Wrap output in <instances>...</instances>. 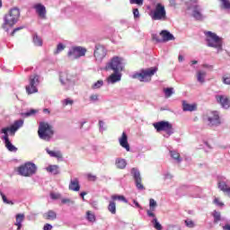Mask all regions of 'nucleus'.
Masks as SVG:
<instances>
[{
	"label": "nucleus",
	"instance_id": "1",
	"mask_svg": "<svg viewBox=\"0 0 230 230\" xmlns=\"http://www.w3.org/2000/svg\"><path fill=\"white\" fill-rule=\"evenodd\" d=\"M21 17V10L17 7L10 9L9 13L4 17V24L2 26L5 33H10L12 28L19 22Z\"/></svg>",
	"mask_w": 230,
	"mask_h": 230
},
{
	"label": "nucleus",
	"instance_id": "2",
	"mask_svg": "<svg viewBox=\"0 0 230 230\" xmlns=\"http://www.w3.org/2000/svg\"><path fill=\"white\" fill-rule=\"evenodd\" d=\"M206 42L208 48H215L217 53L224 51V39L212 31H206Z\"/></svg>",
	"mask_w": 230,
	"mask_h": 230
},
{
	"label": "nucleus",
	"instance_id": "3",
	"mask_svg": "<svg viewBox=\"0 0 230 230\" xmlns=\"http://www.w3.org/2000/svg\"><path fill=\"white\" fill-rule=\"evenodd\" d=\"M38 135L40 139L43 141H51V137L55 135L53 127L48 122H40Z\"/></svg>",
	"mask_w": 230,
	"mask_h": 230
},
{
	"label": "nucleus",
	"instance_id": "4",
	"mask_svg": "<svg viewBox=\"0 0 230 230\" xmlns=\"http://www.w3.org/2000/svg\"><path fill=\"white\" fill-rule=\"evenodd\" d=\"M106 71L121 73L125 69L124 59L121 57H113L105 66Z\"/></svg>",
	"mask_w": 230,
	"mask_h": 230
},
{
	"label": "nucleus",
	"instance_id": "5",
	"mask_svg": "<svg viewBox=\"0 0 230 230\" xmlns=\"http://www.w3.org/2000/svg\"><path fill=\"white\" fill-rule=\"evenodd\" d=\"M157 73V66H153L147 69H142L140 72H136L131 75L134 80H139V82H149L148 78L154 76Z\"/></svg>",
	"mask_w": 230,
	"mask_h": 230
},
{
	"label": "nucleus",
	"instance_id": "6",
	"mask_svg": "<svg viewBox=\"0 0 230 230\" xmlns=\"http://www.w3.org/2000/svg\"><path fill=\"white\" fill-rule=\"evenodd\" d=\"M154 128H155L156 132H166L165 135H164V137H169L175 132L173 129V125L166 120H161L158 122H155L153 124Z\"/></svg>",
	"mask_w": 230,
	"mask_h": 230
},
{
	"label": "nucleus",
	"instance_id": "7",
	"mask_svg": "<svg viewBox=\"0 0 230 230\" xmlns=\"http://www.w3.org/2000/svg\"><path fill=\"white\" fill-rule=\"evenodd\" d=\"M18 173L22 177H31L37 173V165L34 163L27 162L18 168Z\"/></svg>",
	"mask_w": 230,
	"mask_h": 230
},
{
	"label": "nucleus",
	"instance_id": "8",
	"mask_svg": "<svg viewBox=\"0 0 230 230\" xmlns=\"http://www.w3.org/2000/svg\"><path fill=\"white\" fill-rule=\"evenodd\" d=\"M153 21H164L166 19V9L163 4L158 3L155 4V9H153L149 13Z\"/></svg>",
	"mask_w": 230,
	"mask_h": 230
},
{
	"label": "nucleus",
	"instance_id": "9",
	"mask_svg": "<svg viewBox=\"0 0 230 230\" xmlns=\"http://www.w3.org/2000/svg\"><path fill=\"white\" fill-rule=\"evenodd\" d=\"M40 84V76L39 75H31L29 77V84L26 85V93L27 94H35V93H39V84Z\"/></svg>",
	"mask_w": 230,
	"mask_h": 230
},
{
	"label": "nucleus",
	"instance_id": "10",
	"mask_svg": "<svg viewBox=\"0 0 230 230\" xmlns=\"http://www.w3.org/2000/svg\"><path fill=\"white\" fill-rule=\"evenodd\" d=\"M85 53H87V49L84 47H72L69 49L67 57L71 58V60H76V58H80V57H85Z\"/></svg>",
	"mask_w": 230,
	"mask_h": 230
},
{
	"label": "nucleus",
	"instance_id": "11",
	"mask_svg": "<svg viewBox=\"0 0 230 230\" xmlns=\"http://www.w3.org/2000/svg\"><path fill=\"white\" fill-rule=\"evenodd\" d=\"M130 173L134 179L135 186L138 191H143L145 190V185H143V178H141V172L139 169L133 167L130 171Z\"/></svg>",
	"mask_w": 230,
	"mask_h": 230
},
{
	"label": "nucleus",
	"instance_id": "12",
	"mask_svg": "<svg viewBox=\"0 0 230 230\" xmlns=\"http://www.w3.org/2000/svg\"><path fill=\"white\" fill-rule=\"evenodd\" d=\"M59 82L66 89H69L72 85H75V81L73 80V76L69 75L67 72H60Z\"/></svg>",
	"mask_w": 230,
	"mask_h": 230
},
{
	"label": "nucleus",
	"instance_id": "13",
	"mask_svg": "<svg viewBox=\"0 0 230 230\" xmlns=\"http://www.w3.org/2000/svg\"><path fill=\"white\" fill-rule=\"evenodd\" d=\"M206 119L208 122V127H218L222 123L218 111H210Z\"/></svg>",
	"mask_w": 230,
	"mask_h": 230
},
{
	"label": "nucleus",
	"instance_id": "14",
	"mask_svg": "<svg viewBox=\"0 0 230 230\" xmlns=\"http://www.w3.org/2000/svg\"><path fill=\"white\" fill-rule=\"evenodd\" d=\"M93 55L97 62H102V60H103L107 56V49H105V47L102 45H96Z\"/></svg>",
	"mask_w": 230,
	"mask_h": 230
},
{
	"label": "nucleus",
	"instance_id": "15",
	"mask_svg": "<svg viewBox=\"0 0 230 230\" xmlns=\"http://www.w3.org/2000/svg\"><path fill=\"white\" fill-rule=\"evenodd\" d=\"M192 17L196 21H204V19H206V16L202 14V7H200V5L194 4L192 6Z\"/></svg>",
	"mask_w": 230,
	"mask_h": 230
},
{
	"label": "nucleus",
	"instance_id": "16",
	"mask_svg": "<svg viewBox=\"0 0 230 230\" xmlns=\"http://www.w3.org/2000/svg\"><path fill=\"white\" fill-rule=\"evenodd\" d=\"M33 9L35 10L40 19H46V14L48 13V11L46 10V6L44 4L40 3L35 4L33 5Z\"/></svg>",
	"mask_w": 230,
	"mask_h": 230
},
{
	"label": "nucleus",
	"instance_id": "17",
	"mask_svg": "<svg viewBox=\"0 0 230 230\" xmlns=\"http://www.w3.org/2000/svg\"><path fill=\"white\" fill-rule=\"evenodd\" d=\"M216 100H217V103H219V105H221V107L223 109L230 108V99H229V97H227V95L217 94V95H216Z\"/></svg>",
	"mask_w": 230,
	"mask_h": 230
},
{
	"label": "nucleus",
	"instance_id": "18",
	"mask_svg": "<svg viewBox=\"0 0 230 230\" xmlns=\"http://www.w3.org/2000/svg\"><path fill=\"white\" fill-rule=\"evenodd\" d=\"M4 145L5 148H7L8 152H13V154L17 153V147L12 144V141H10V137L8 136H4L3 137Z\"/></svg>",
	"mask_w": 230,
	"mask_h": 230
},
{
	"label": "nucleus",
	"instance_id": "19",
	"mask_svg": "<svg viewBox=\"0 0 230 230\" xmlns=\"http://www.w3.org/2000/svg\"><path fill=\"white\" fill-rule=\"evenodd\" d=\"M119 143L122 148H125L127 152H130V145L128 144V136H127L126 132L122 133L120 138H119Z\"/></svg>",
	"mask_w": 230,
	"mask_h": 230
},
{
	"label": "nucleus",
	"instance_id": "20",
	"mask_svg": "<svg viewBox=\"0 0 230 230\" xmlns=\"http://www.w3.org/2000/svg\"><path fill=\"white\" fill-rule=\"evenodd\" d=\"M160 37H162V42H170V40H175V36L166 30L161 31Z\"/></svg>",
	"mask_w": 230,
	"mask_h": 230
},
{
	"label": "nucleus",
	"instance_id": "21",
	"mask_svg": "<svg viewBox=\"0 0 230 230\" xmlns=\"http://www.w3.org/2000/svg\"><path fill=\"white\" fill-rule=\"evenodd\" d=\"M121 72H113L108 78V84H116L118 82H121Z\"/></svg>",
	"mask_w": 230,
	"mask_h": 230
},
{
	"label": "nucleus",
	"instance_id": "22",
	"mask_svg": "<svg viewBox=\"0 0 230 230\" xmlns=\"http://www.w3.org/2000/svg\"><path fill=\"white\" fill-rule=\"evenodd\" d=\"M182 111L184 112H193L197 111V104H190L186 101H182Z\"/></svg>",
	"mask_w": 230,
	"mask_h": 230
},
{
	"label": "nucleus",
	"instance_id": "23",
	"mask_svg": "<svg viewBox=\"0 0 230 230\" xmlns=\"http://www.w3.org/2000/svg\"><path fill=\"white\" fill-rule=\"evenodd\" d=\"M115 166L119 170H125L127 168V160L125 158L118 157L115 159Z\"/></svg>",
	"mask_w": 230,
	"mask_h": 230
},
{
	"label": "nucleus",
	"instance_id": "24",
	"mask_svg": "<svg viewBox=\"0 0 230 230\" xmlns=\"http://www.w3.org/2000/svg\"><path fill=\"white\" fill-rule=\"evenodd\" d=\"M68 188L71 191H80V181L78 178L71 180Z\"/></svg>",
	"mask_w": 230,
	"mask_h": 230
},
{
	"label": "nucleus",
	"instance_id": "25",
	"mask_svg": "<svg viewBox=\"0 0 230 230\" xmlns=\"http://www.w3.org/2000/svg\"><path fill=\"white\" fill-rule=\"evenodd\" d=\"M15 218L14 226H17V230H21L22 228V222H24V214H16Z\"/></svg>",
	"mask_w": 230,
	"mask_h": 230
},
{
	"label": "nucleus",
	"instance_id": "26",
	"mask_svg": "<svg viewBox=\"0 0 230 230\" xmlns=\"http://www.w3.org/2000/svg\"><path fill=\"white\" fill-rule=\"evenodd\" d=\"M24 125L23 119L15 120L12 125L13 132H17L19 128H21Z\"/></svg>",
	"mask_w": 230,
	"mask_h": 230
},
{
	"label": "nucleus",
	"instance_id": "27",
	"mask_svg": "<svg viewBox=\"0 0 230 230\" xmlns=\"http://www.w3.org/2000/svg\"><path fill=\"white\" fill-rule=\"evenodd\" d=\"M47 172L52 173V175H58L60 173V167L58 165H49L47 167Z\"/></svg>",
	"mask_w": 230,
	"mask_h": 230
},
{
	"label": "nucleus",
	"instance_id": "28",
	"mask_svg": "<svg viewBox=\"0 0 230 230\" xmlns=\"http://www.w3.org/2000/svg\"><path fill=\"white\" fill-rule=\"evenodd\" d=\"M46 152L50 157H56V159H62V153L60 151H51L49 150V148L47 147Z\"/></svg>",
	"mask_w": 230,
	"mask_h": 230
},
{
	"label": "nucleus",
	"instance_id": "29",
	"mask_svg": "<svg viewBox=\"0 0 230 230\" xmlns=\"http://www.w3.org/2000/svg\"><path fill=\"white\" fill-rule=\"evenodd\" d=\"M32 42L34 46L40 48V46H42V38H40L37 33H34L32 35Z\"/></svg>",
	"mask_w": 230,
	"mask_h": 230
},
{
	"label": "nucleus",
	"instance_id": "30",
	"mask_svg": "<svg viewBox=\"0 0 230 230\" xmlns=\"http://www.w3.org/2000/svg\"><path fill=\"white\" fill-rule=\"evenodd\" d=\"M170 155L175 162L182 163V158H181V155L177 151L170 150Z\"/></svg>",
	"mask_w": 230,
	"mask_h": 230
},
{
	"label": "nucleus",
	"instance_id": "31",
	"mask_svg": "<svg viewBox=\"0 0 230 230\" xmlns=\"http://www.w3.org/2000/svg\"><path fill=\"white\" fill-rule=\"evenodd\" d=\"M111 200H119V202H124L125 204H128V199H127V198H125V196L123 195H118V194H114L111 196Z\"/></svg>",
	"mask_w": 230,
	"mask_h": 230
},
{
	"label": "nucleus",
	"instance_id": "32",
	"mask_svg": "<svg viewBox=\"0 0 230 230\" xmlns=\"http://www.w3.org/2000/svg\"><path fill=\"white\" fill-rule=\"evenodd\" d=\"M17 131H13L12 129V126L10 128H3L1 129V134H4V136H7L9 137V135L10 134L11 136H15V133Z\"/></svg>",
	"mask_w": 230,
	"mask_h": 230
},
{
	"label": "nucleus",
	"instance_id": "33",
	"mask_svg": "<svg viewBox=\"0 0 230 230\" xmlns=\"http://www.w3.org/2000/svg\"><path fill=\"white\" fill-rule=\"evenodd\" d=\"M197 80L199 84H204V82H206V72L198 71Z\"/></svg>",
	"mask_w": 230,
	"mask_h": 230
},
{
	"label": "nucleus",
	"instance_id": "34",
	"mask_svg": "<svg viewBox=\"0 0 230 230\" xmlns=\"http://www.w3.org/2000/svg\"><path fill=\"white\" fill-rule=\"evenodd\" d=\"M108 211H110V213H111V215H116V202L113 199H111L109 202Z\"/></svg>",
	"mask_w": 230,
	"mask_h": 230
},
{
	"label": "nucleus",
	"instance_id": "35",
	"mask_svg": "<svg viewBox=\"0 0 230 230\" xmlns=\"http://www.w3.org/2000/svg\"><path fill=\"white\" fill-rule=\"evenodd\" d=\"M45 217L47 220H56L57 219V213L53 210H49L46 214Z\"/></svg>",
	"mask_w": 230,
	"mask_h": 230
},
{
	"label": "nucleus",
	"instance_id": "36",
	"mask_svg": "<svg viewBox=\"0 0 230 230\" xmlns=\"http://www.w3.org/2000/svg\"><path fill=\"white\" fill-rule=\"evenodd\" d=\"M212 217L214 218V224H218L222 220V216L220 215V212L214 210L212 213Z\"/></svg>",
	"mask_w": 230,
	"mask_h": 230
},
{
	"label": "nucleus",
	"instance_id": "37",
	"mask_svg": "<svg viewBox=\"0 0 230 230\" xmlns=\"http://www.w3.org/2000/svg\"><path fill=\"white\" fill-rule=\"evenodd\" d=\"M24 28H26V26L22 25L20 27H16V28H12L11 31L9 32H7V35H11V37H13V35H15V33H17V31H21V30H24Z\"/></svg>",
	"mask_w": 230,
	"mask_h": 230
},
{
	"label": "nucleus",
	"instance_id": "38",
	"mask_svg": "<svg viewBox=\"0 0 230 230\" xmlns=\"http://www.w3.org/2000/svg\"><path fill=\"white\" fill-rule=\"evenodd\" d=\"M151 222H152L153 227H155V229L163 230V226L161 225V223H159V221L157 220V217L153 218V220Z\"/></svg>",
	"mask_w": 230,
	"mask_h": 230
},
{
	"label": "nucleus",
	"instance_id": "39",
	"mask_svg": "<svg viewBox=\"0 0 230 230\" xmlns=\"http://www.w3.org/2000/svg\"><path fill=\"white\" fill-rule=\"evenodd\" d=\"M34 114H37V110L31 109L26 112L22 113V118H30V116H34Z\"/></svg>",
	"mask_w": 230,
	"mask_h": 230
},
{
	"label": "nucleus",
	"instance_id": "40",
	"mask_svg": "<svg viewBox=\"0 0 230 230\" xmlns=\"http://www.w3.org/2000/svg\"><path fill=\"white\" fill-rule=\"evenodd\" d=\"M89 102L91 103H96L97 102H100V95L98 93H93L89 97Z\"/></svg>",
	"mask_w": 230,
	"mask_h": 230
},
{
	"label": "nucleus",
	"instance_id": "41",
	"mask_svg": "<svg viewBox=\"0 0 230 230\" xmlns=\"http://www.w3.org/2000/svg\"><path fill=\"white\" fill-rule=\"evenodd\" d=\"M86 219L88 220V222L94 223V222H96V216L94 214L91 213V211H87L86 212Z\"/></svg>",
	"mask_w": 230,
	"mask_h": 230
},
{
	"label": "nucleus",
	"instance_id": "42",
	"mask_svg": "<svg viewBox=\"0 0 230 230\" xmlns=\"http://www.w3.org/2000/svg\"><path fill=\"white\" fill-rule=\"evenodd\" d=\"M218 188H219V190H221V191H224V193H225V191H227V189L229 187L227 186V183L226 181H221L218 182Z\"/></svg>",
	"mask_w": 230,
	"mask_h": 230
},
{
	"label": "nucleus",
	"instance_id": "43",
	"mask_svg": "<svg viewBox=\"0 0 230 230\" xmlns=\"http://www.w3.org/2000/svg\"><path fill=\"white\" fill-rule=\"evenodd\" d=\"M157 208V201L154 199H149V209L151 211H155V208Z\"/></svg>",
	"mask_w": 230,
	"mask_h": 230
},
{
	"label": "nucleus",
	"instance_id": "44",
	"mask_svg": "<svg viewBox=\"0 0 230 230\" xmlns=\"http://www.w3.org/2000/svg\"><path fill=\"white\" fill-rule=\"evenodd\" d=\"M164 93L165 95V98H170L172 96V94H173V88L172 87H167L164 89Z\"/></svg>",
	"mask_w": 230,
	"mask_h": 230
},
{
	"label": "nucleus",
	"instance_id": "45",
	"mask_svg": "<svg viewBox=\"0 0 230 230\" xmlns=\"http://www.w3.org/2000/svg\"><path fill=\"white\" fill-rule=\"evenodd\" d=\"M103 87V80H98L92 85V89L96 90V89H102Z\"/></svg>",
	"mask_w": 230,
	"mask_h": 230
},
{
	"label": "nucleus",
	"instance_id": "46",
	"mask_svg": "<svg viewBox=\"0 0 230 230\" xmlns=\"http://www.w3.org/2000/svg\"><path fill=\"white\" fill-rule=\"evenodd\" d=\"M64 49H66V46L62 43H58L55 54L58 55V53H61V51H64Z\"/></svg>",
	"mask_w": 230,
	"mask_h": 230
},
{
	"label": "nucleus",
	"instance_id": "47",
	"mask_svg": "<svg viewBox=\"0 0 230 230\" xmlns=\"http://www.w3.org/2000/svg\"><path fill=\"white\" fill-rule=\"evenodd\" d=\"M213 203L217 208H224V206H225L224 202L220 201V199H218V198H215L213 200Z\"/></svg>",
	"mask_w": 230,
	"mask_h": 230
},
{
	"label": "nucleus",
	"instance_id": "48",
	"mask_svg": "<svg viewBox=\"0 0 230 230\" xmlns=\"http://www.w3.org/2000/svg\"><path fill=\"white\" fill-rule=\"evenodd\" d=\"M2 199L4 204H8L9 206H13V201L12 199H8L4 194H2Z\"/></svg>",
	"mask_w": 230,
	"mask_h": 230
},
{
	"label": "nucleus",
	"instance_id": "49",
	"mask_svg": "<svg viewBox=\"0 0 230 230\" xmlns=\"http://www.w3.org/2000/svg\"><path fill=\"white\" fill-rule=\"evenodd\" d=\"M99 130L100 132H105L107 128L105 127V122L103 120H99Z\"/></svg>",
	"mask_w": 230,
	"mask_h": 230
},
{
	"label": "nucleus",
	"instance_id": "50",
	"mask_svg": "<svg viewBox=\"0 0 230 230\" xmlns=\"http://www.w3.org/2000/svg\"><path fill=\"white\" fill-rule=\"evenodd\" d=\"M222 2L223 7L226 10H230V1L229 0H220Z\"/></svg>",
	"mask_w": 230,
	"mask_h": 230
},
{
	"label": "nucleus",
	"instance_id": "51",
	"mask_svg": "<svg viewBox=\"0 0 230 230\" xmlns=\"http://www.w3.org/2000/svg\"><path fill=\"white\" fill-rule=\"evenodd\" d=\"M185 226H187L188 227H190L191 229V228L195 227V223L192 220L186 219Z\"/></svg>",
	"mask_w": 230,
	"mask_h": 230
},
{
	"label": "nucleus",
	"instance_id": "52",
	"mask_svg": "<svg viewBox=\"0 0 230 230\" xmlns=\"http://www.w3.org/2000/svg\"><path fill=\"white\" fill-rule=\"evenodd\" d=\"M143 1L145 0H129L130 4H138V6L143 5Z\"/></svg>",
	"mask_w": 230,
	"mask_h": 230
},
{
	"label": "nucleus",
	"instance_id": "53",
	"mask_svg": "<svg viewBox=\"0 0 230 230\" xmlns=\"http://www.w3.org/2000/svg\"><path fill=\"white\" fill-rule=\"evenodd\" d=\"M153 40H155V42L161 43L163 42V38L161 39L159 34H153Z\"/></svg>",
	"mask_w": 230,
	"mask_h": 230
},
{
	"label": "nucleus",
	"instance_id": "54",
	"mask_svg": "<svg viewBox=\"0 0 230 230\" xmlns=\"http://www.w3.org/2000/svg\"><path fill=\"white\" fill-rule=\"evenodd\" d=\"M167 230H181V226L177 225H170L167 226Z\"/></svg>",
	"mask_w": 230,
	"mask_h": 230
},
{
	"label": "nucleus",
	"instance_id": "55",
	"mask_svg": "<svg viewBox=\"0 0 230 230\" xmlns=\"http://www.w3.org/2000/svg\"><path fill=\"white\" fill-rule=\"evenodd\" d=\"M87 179H88V181H92V182H94V181H96L97 178H96V175L89 173V174H87Z\"/></svg>",
	"mask_w": 230,
	"mask_h": 230
},
{
	"label": "nucleus",
	"instance_id": "56",
	"mask_svg": "<svg viewBox=\"0 0 230 230\" xmlns=\"http://www.w3.org/2000/svg\"><path fill=\"white\" fill-rule=\"evenodd\" d=\"M59 198H60V194L54 193V192L50 193V199H52V200H58V199H59Z\"/></svg>",
	"mask_w": 230,
	"mask_h": 230
},
{
	"label": "nucleus",
	"instance_id": "57",
	"mask_svg": "<svg viewBox=\"0 0 230 230\" xmlns=\"http://www.w3.org/2000/svg\"><path fill=\"white\" fill-rule=\"evenodd\" d=\"M154 211H155V210H151L149 208V210L146 211L147 217H149L150 218H155V214L154 213Z\"/></svg>",
	"mask_w": 230,
	"mask_h": 230
},
{
	"label": "nucleus",
	"instance_id": "58",
	"mask_svg": "<svg viewBox=\"0 0 230 230\" xmlns=\"http://www.w3.org/2000/svg\"><path fill=\"white\" fill-rule=\"evenodd\" d=\"M133 15H134V19H138V17H139V9H137V8L133 9Z\"/></svg>",
	"mask_w": 230,
	"mask_h": 230
},
{
	"label": "nucleus",
	"instance_id": "59",
	"mask_svg": "<svg viewBox=\"0 0 230 230\" xmlns=\"http://www.w3.org/2000/svg\"><path fill=\"white\" fill-rule=\"evenodd\" d=\"M73 100H71V99H65L64 101H63V105H73Z\"/></svg>",
	"mask_w": 230,
	"mask_h": 230
},
{
	"label": "nucleus",
	"instance_id": "60",
	"mask_svg": "<svg viewBox=\"0 0 230 230\" xmlns=\"http://www.w3.org/2000/svg\"><path fill=\"white\" fill-rule=\"evenodd\" d=\"M164 180H172L173 179V176L170 172H166L164 174Z\"/></svg>",
	"mask_w": 230,
	"mask_h": 230
},
{
	"label": "nucleus",
	"instance_id": "61",
	"mask_svg": "<svg viewBox=\"0 0 230 230\" xmlns=\"http://www.w3.org/2000/svg\"><path fill=\"white\" fill-rule=\"evenodd\" d=\"M61 204H73V201L70 199H63Z\"/></svg>",
	"mask_w": 230,
	"mask_h": 230
},
{
	"label": "nucleus",
	"instance_id": "62",
	"mask_svg": "<svg viewBox=\"0 0 230 230\" xmlns=\"http://www.w3.org/2000/svg\"><path fill=\"white\" fill-rule=\"evenodd\" d=\"M53 229V226L49 225V224H46L43 226V230H52Z\"/></svg>",
	"mask_w": 230,
	"mask_h": 230
},
{
	"label": "nucleus",
	"instance_id": "63",
	"mask_svg": "<svg viewBox=\"0 0 230 230\" xmlns=\"http://www.w3.org/2000/svg\"><path fill=\"white\" fill-rule=\"evenodd\" d=\"M223 82L226 85H230V77H223Z\"/></svg>",
	"mask_w": 230,
	"mask_h": 230
},
{
	"label": "nucleus",
	"instance_id": "64",
	"mask_svg": "<svg viewBox=\"0 0 230 230\" xmlns=\"http://www.w3.org/2000/svg\"><path fill=\"white\" fill-rule=\"evenodd\" d=\"M223 230H230V225H229V224H226V225L223 226Z\"/></svg>",
	"mask_w": 230,
	"mask_h": 230
}]
</instances>
